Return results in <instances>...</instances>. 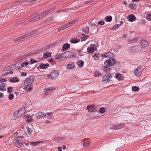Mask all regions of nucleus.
Here are the masks:
<instances>
[{"label": "nucleus", "mask_w": 151, "mask_h": 151, "mask_svg": "<svg viewBox=\"0 0 151 151\" xmlns=\"http://www.w3.org/2000/svg\"><path fill=\"white\" fill-rule=\"evenodd\" d=\"M140 45L142 49H145L149 46V43L147 41L143 40L141 41Z\"/></svg>", "instance_id": "nucleus-10"}, {"label": "nucleus", "mask_w": 151, "mask_h": 151, "mask_svg": "<svg viewBox=\"0 0 151 151\" xmlns=\"http://www.w3.org/2000/svg\"><path fill=\"white\" fill-rule=\"evenodd\" d=\"M80 41V40H76L73 39L70 40V42L72 43L75 44L78 43Z\"/></svg>", "instance_id": "nucleus-31"}, {"label": "nucleus", "mask_w": 151, "mask_h": 151, "mask_svg": "<svg viewBox=\"0 0 151 151\" xmlns=\"http://www.w3.org/2000/svg\"><path fill=\"white\" fill-rule=\"evenodd\" d=\"M49 91L47 88H45L44 91V93L45 95H47Z\"/></svg>", "instance_id": "nucleus-57"}, {"label": "nucleus", "mask_w": 151, "mask_h": 151, "mask_svg": "<svg viewBox=\"0 0 151 151\" xmlns=\"http://www.w3.org/2000/svg\"><path fill=\"white\" fill-rule=\"evenodd\" d=\"M64 139V138L63 137H56L54 138V140L55 141L61 142Z\"/></svg>", "instance_id": "nucleus-33"}, {"label": "nucleus", "mask_w": 151, "mask_h": 151, "mask_svg": "<svg viewBox=\"0 0 151 151\" xmlns=\"http://www.w3.org/2000/svg\"><path fill=\"white\" fill-rule=\"evenodd\" d=\"M93 57L94 58L95 60L98 59L99 54L98 53H95L93 56Z\"/></svg>", "instance_id": "nucleus-43"}, {"label": "nucleus", "mask_w": 151, "mask_h": 151, "mask_svg": "<svg viewBox=\"0 0 151 151\" xmlns=\"http://www.w3.org/2000/svg\"><path fill=\"white\" fill-rule=\"evenodd\" d=\"M38 32L37 30H35L32 31L31 32H30V35L31 36L37 33Z\"/></svg>", "instance_id": "nucleus-38"}, {"label": "nucleus", "mask_w": 151, "mask_h": 151, "mask_svg": "<svg viewBox=\"0 0 151 151\" xmlns=\"http://www.w3.org/2000/svg\"><path fill=\"white\" fill-rule=\"evenodd\" d=\"M80 62V63L79 64V65L80 67L83 66L84 64L83 61L82 60H81Z\"/></svg>", "instance_id": "nucleus-59"}, {"label": "nucleus", "mask_w": 151, "mask_h": 151, "mask_svg": "<svg viewBox=\"0 0 151 151\" xmlns=\"http://www.w3.org/2000/svg\"><path fill=\"white\" fill-rule=\"evenodd\" d=\"M77 22V21L76 20H73L67 24L59 27L58 30V31H61L65 29L68 28L69 27L71 26L73 24H74L76 22Z\"/></svg>", "instance_id": "nucleus-4"}, {"label": "nucleus", "mask_w": 151, "mask_h": 151, "mask_svg": "<svg viewBox=\"0 0 151 151\" xmlns=\"http://www.w3.org/2000/svg\"><path fill=\"white\" fill-rule=\"evenodd\" d=\"M139 90V87L136 86H133L132 87V90L134 91H138Z\"/></svg>", "instance_id": "nucleus-34"}, {"label": "nucleus", "mask_w": 151, "mask_h": 151, "mask_svg": "<svg viewBox=\"0 0 151 151\" xmlns=\"http://www.w3.org/2000/svg\"><path fill=\"white\" fill-rule=\"evenodd\" d=\"M87 52L90 53H92L95 50V48L94 47L91 46L88 47L87 49Z\"/></svg>", "instance_id": "nucleus-21"}, {"label": "nucleus", "mask_w": 151, "mask_h": 151, "mask_svg": "<svg viewBox=\"0 0 151 151\" xmlns=\"http://www.w3.org/2000/svg\"><path fill=\"white\" fill-rule=\"evenodd\" d=\"M106 111V109L104 107H101L99 109V111L101 113H104Z\"/></svg>", "instance_id": "nucleus-37"}, {"label": "nucleus", "mask_w": 151, "mask_h": 151, "mask_svg": "<svg viewBox=\"0 0 151 151\" xmlns=\"http://www.w3.org/2000/svg\"><path fill=\"white\" fill-rule=\"evenodd\" d=\"M55 44H52V45H48V46H47L44 47V48H45V51L46 50H47L49 49L51 47V46H55Z\"/></svg>", "instance_id": "nucleus-39"}, {"label": "nucleus", "mask_w": 151, "mask_h": 151, "mask_svg": "<svg viewBox=\"0 0 151 151\" xmlns=\"http://www.w3.org/2000/svg\"><path fill=\"white\" fill-rule=\"evenodd\" d=\"M120 26L121 25H120V24H116L113 27V29L114 30H115L116 29L119 28Z\"/></svg>", "instance_id": "nucleus-48"}, {"label": "nucleus", "mask_w": 151, "mask_h": 151, "mask_svg": "<svg viewBox=\"0 0 151 151\" xmlns=\"http://www.w3.org/2000/svg\"><path fill=\"white\" fill-rule=\"evenodd\" d=\"M23 136H19L13 140V142L14 144L16 147L19 148L23 145L24 142Z\"/></svg>", "instance_id": "nucleus-2"}, {"label": "nucleus", "mask_w": 151, "mask_h": 151, "mask_svg": "<svg viewBox=\"0 0 151 151\" xmlns=\"http://www.w3.org/2000/svg\"><path fill=\"white\" fill-rule=\"evenodd\" d=\"M27 56V54H25L20 56L19 57V58L20 59H22L26 58Z\"/></svg>", "instance_id": "nucleus-56"}, {"label": "nucleus", "mask_w": 151, "mask_h": 151, "mask_svg": "<svg viewBox=\"0 0 151 151\" xmlns=\"http://www.w3.org/2000/svg\"><path fill=\"white\" fill-rule=\"evenodd\" d=\"M49 64L48 63H42L39 66L40 69H45L47 68L49 66Z\"/></svg>", "instance_id": "nucleus-15"}, {"label": "nucleus", "mask_w": 151, "mask_h": 151, "mask_svg": "<svg viewBox=\"0 0 151 151\" xmlns=\"http://www.w3.org/2000/svg\"><path fill=\"white\" fill-rule=\"evenodd\" d=\"M98 43H96L95 44H91V46H93V47H94H94H95V48L96 49V47H97L98 46Z\"/></svg>", "instance_id": "nucleus-62"}, {"label": "nucleus", "mask_w": 151, "mask_h": 151, "mask_svg": "<svg viewBox=\"0 0 151 151\" xmlns=\"http://www.w3.org/2000/svg\"><path fill=\"white\" fill-rule=\"evenodd\" d=\"M112 76V75L111 73H109L106 74L103 77L102 81L105 83H108L110 81Z\"/></svg>", "instance_id": "nucleus-8"}, {"label": "nucleus", "mask_w": 151, "mask_h": 151, "mask_svg": "<svg viewBox=\"0 0 151 151\" xmlns=\"http://www.w3.org/2000/svg\"><path fill=\"white\" fill-rule=\"evenodd\" d=\"M146 19H151V13H149L147 14L146 17Z\"/></svg>", "instance_id": "nucleus-58"}, {"label": "nucleus", "mask_w": 151, "mask_h": 151, "mask_svg": "<svg viewBox=\"0 0 151 151\" xmlns=\"http://www.w3.org/2000/svg\"><path fill=\"white\" fill-rule=\"evenodd\" d=\"M142 68L141 66L138 67L134 70V73L137 76H139L141 74Z\"/></svg>", "instance_id": "nucleus-9"}, {"label": "nucleus", "mask_w": 151, "mask_h": 151, "mask_svg": "<svg viewBox=\"0 0 151 151\" xmlns=\"http://www.w3.org/2000/svg\"><path fill=\"white\" fill-rule=\"evenodd\" d=\"M35 79V77L34 76H31L27 77L24 82V85L26 86H29L32 83Z\"/></svg>", "instance_id": "nucleus-3"}, {"label": "nucleus", "mask_w": 151, "mask_h": 151, "mask_svg": "<svg viewBox=\"0 0 151 151\" xmlns=\"http://www.w3.org/2000/svg\"><path fill=\"white\" fill-rule=\"evenodd\" d=\"M33 18L34 19V20L35 21H37L39 20L40 18V15H38L36 17H33Z\"/></svg>", "instance_id": "nucleus-45"}, {"label": "nucleus", "mask_w": 151, "mask_h": 151, "mask_svg": "<svg viewBox=\"0 0 151 151\" xmlns=\"http://www.w3.org/2000/svg\"><path fill=\"white\" fill-rule=\"evenodd\" d=\"M55 9V8L54 7H52L50 9L46 10L44 12L46 13V14L47 15L50 13L52 12Z\"/></svg>", "instance_id": "nucleus-24"}, {"label": "nucleus", "mask_w": 151, "mask_h": 151, "mask_svg": "<svg viewBox=\"0 0 151 151\" xmlns=\"http://www.w3.org/2000/svg\"><path fill=\"white\" fill-rule=\"evenodd\" d=\"M59 73L58 71L55 70L47 76V78L50 79H55L58 78Z\"/></svg>", "instance_id": "nucleus-7"}, {"label": "nucleus", "mask_w": 151, "mask_h": 151, "mask_svg": "<svg viewBox=\"0 0 151 151\" xmlns=\"http://www.w3.org/2000/svg\"><path fill=\"white\" fill-rule=\"evenodd\" d=\"M105 19L106 21L110 22L112 20V17L111 16H107L105 17Z\"/></svg>", "instance_id": "nucleus-27"}, {"label": "nucleus", "mask_w": 151, "mask_h": 151, "mask_svg": "<svg viewBox=\"0 0 151 151\" xmlns=\"http://www.w3.org/2000/svg\"><path fill=\"white\" fill-rule=\"evenodd\" d=\"M112 54L110 52H108L104 54H102L101 55V57H111L112 55Z\"/></svg>", "instance_id": "nucleus-19"}, {"label": "nucleus", "mask_w": 151, "mask_h": 151, "mask_svg": "<svg viewBox=\"0 0 151 151\" xmlns=\"http://www.w3.org/2000/svg\"><path fill=\"white\" fill-rule=\"evenodd\" d=\"M128 19V21L130 22H133L135 20L136 18L134 15L131 14L129 16Z\"/></svg>", "instance_id": "nucleus-17"}, {"label": "nucleus", "mask_w": 151, "mask_h": 151, "mask_svg": "<svg viewBox=\"0 0 151 151\" xmlns=\"http://www.w3.org/2000/svg\"><path fill=\"white\" fill-rule=\"evenodd\" d=\"M48 90L49 91H53L54 90V88L53 87H49L48 88H47Z\"/></svg>", "instance_id": "nucleus-61"}, {"label": "nucleus", "mask_w": 151, "mask_h": 151, "mask_svg": "<svg viewBox=\"0 0 151 151\" xmlns=\"http://www.w3.org/2000/svg\"><path fill=\"white\" fill-rule=\"evenodd\" d=\"M19 114L22 116L23 114H24L25 112V110L24 107L20 109L18 111Z\"/></svg>", "instance_id": "nucleus-23"}, {"label": "nucleus", "mask_w": 151, "mask_h": 151, "mask_svg": "<svg viewBox=\"0 0 151 151\" xmlns=\"http://www.w3.org/2000/svg\"><path fill=\"white\" fill-rule=\"evenodd\" d=\"M53 20L52 17H50L47 18L46 21L45 22V23H47L49 22L52 20Z\"/></svg>", "instance_id": "nucleus-41"}, {"label": "nucleus", "mask_w": 151, "mask_h": 151, "mask_svg": "<svg viewBox=\"0 0 151 151\" xmlns=\"http://www.w3.org/2000/svg\"><path fill=\"white\" fill-rule=\"evenodd\" d=\"M124 126V124H121L118 125H117V129H120L123 127Z\"/></svg>", "instance_id": "nucleus-46"}, {"label": "nucleus", "mask_w": 151, "mask_h": 151, "mask_svg": "<svg viewBox=\"0 0 151 151\" xmlns=\"http://www.w3.org/2000/svg\"><path fill=\"white\" fill-rule=\"evenodd\" d=\"M95 76L96 77H99L102 76V74L98 71H96L94 73Z\"/></svg>", "instance_id": "nucleus-42"}, {"label": "nucleus", "mask_w": 151, "mask_h": 151, "mask_svg": "<svg viewBox=\"0 0 151 151\" xmlns=\"http://www.w3.org/2000/svg\"><path fill=\"white\" fill-rule=\"evenodd\" d=\"M23 40L22 39L21 37H19L16 39L14 40V42H17L19 41H22Z\"/></svg>", "instance_id": "nucleus-36"}, {"label": "nucleus", "mask_w": 151, "mask_h": 151, "mask_svg": "<svg viewBox=\"0 0 151 151\" xmlns=\"http://www.w3.org/2000/svg\"><path fill=\"white\" fill-rule=\"evenodd\" d=\"M51 56V53L50 52L48 53H46L44 54L43 57L45 58H49Z\"/></svg>", "instance_id": "nucleus-28"}, {"label": "nucleus", "mask_w": 151, "mask_h": 151, "mask_svg": "<svg viewBox=\"0 0 151 151\" xmlns=\"http://www.w3.org/2000/svg\"><path fill=\"white\" fill-rule=\"evenodd\" d=\"M25 116V120L27 122H30L32 121V118L29 115H26Z\"/></svg>", "instance_id": "nucleus-20"}, {"label": "nucleus", "mask_w": 151, "mask_h": 151, "mask_svg": "<svg viewBox=\"0 0 151 151\" xmlns=\"http://www.w3.org/2000/svg\"><path fill=\"white\" fill-rule=\"evenodd\" d=\"M115 77L119 80H121L122 79V75L119 73H117L116 74Z\"/></svg>", "instance_id": "nucleus-29"}, {"label": "nucleus", "mask_w": 151, "mask_h": 151, "mask_svg": "<svg viewBox=\"0 0 151 151\" xmlns=\"http://www.w3.org/2000/svg\"><path fill=\"white\" fill-rule=\"evenodd\" d=\"M12 91V87H9L7 88V92L8 93H11Z\"/></svg>", "instance_id": "nucleus-53"}, {"label": "nucleus", "mask_w": 151, "mask_h": 151, "mask_svg": "<svg viewBox=\"0 0 151 151\" xmlns=\"http://www.w3.org/2000/svg\"><path fill=\"white\" fill-rule=\"evenodd\" d=\"M16 64H13L9 66L11 70H13L15 69L16 68Z\"/></svg>", "instance_id": "nucleus-35"}, {"label": "nucleus", "mask_w": 151, "mask_h": 151, "mask_svg": "<svg viewBox=\"0 0 151 151\" xmlns=\"http://www.w3.org/2000/svg\"><path fill=\"white\" fill-rule=\"evenodd\" d=\"M138 41V39L137 38H135L130 40L129 42L131 43H134L137 42Z\"/></svg>", "instance_id": "nucleus-44"}, {"label": "nucleus", "mask_w": 151, "mask_h": 151, "mask_svg": "<svg viewBox=\"0 0 151 151\" xmlns=\"http://www.w3.org/2000/svg\"><path fill=\"white\" fill-rule=\"evenodd\" d=\"M29 0H18L17 2L15 3V5H17L20 3H24Z\"/></svg>", "instance_id": "nucleus-26"}, {"label": "nucleus", "mask_w": 151, "mask_h": 151, "mask_svg": "<svg viewBox=\"0 0 151 151\" xmlns=\"http://www.w3.org/2000/svg\"><path fill=\"white\" fill-rule=\"evenodd\" d=\"M76 66L74 64H68L67 65L66 68L68 70H72L75 68Z\"/></svg>", "instance_id": "nucleus-18"}, {"label": "nucleus", "mask_w": 151, "mask_h": 151, "mask_svg": "<svg viewBox=\"0 0 151 151\" xmlns=\"http://www.w3.org/2000/svg\"><path fill=\"white\" fill-rule=\"evenodd\" d=\"M3 71H11L10 70V68H9V67H7L5 68L3 70Z\"/></svg>", "instance_id": "nucleus-60"}, {"label": "nucleus", "mask_w": 151, "mask_h": 151, "mask_svg": "<svg viewBox=\"0 0 151 151\" xmlns=\"http://www.w3.org/2000/svg\"><path fill=\"white\" fill-rule=\"evenodd\" d=\"M21 74L22 76H25L27 75V73L26 72H22Z\"/></svg>", "instance_id": "nucleus-64"}, {"label": "nucleus", "mask_w": 151, "mask_h": 151, "mask_svg": "<svg viewBox=\"0 0 151 151\" xmlns=\"http://www.w3.org/2000/svg\"><path fill=\"white\" fill-rule=\"evenodd\" d=\"M142 50L141 48L137 45L133 46L129 49V52L131 54L137 52Z\"/></svg>", "instance_id": "nucleus-5"}, {"label": "nucleus", "mask_w": 151, "mask_h": 151, "mask_svg": "<svg viewBox=\"0 0 151 151\" xmlns=\"http://www.w3.org/2000/svg\"><path fill=\"white\" fill-rule=\"evenodd\" d=\"M83 35L84 37L81 38V39L84 38V40H85L86 39H88L89 37V36L88 35H86L85 34H83Z\"/></svg>", "instance_id": "nucleus-54"}, {"label": "nucleus", "mask_w": 151, "mask_h": 151, "mask_svg": "<svg viewBox=\"0 0 151 151\" xmlns=\"http://www.w3.org/2000/svg\"><path fill=\"white\" fill-rule=\"evenodd\" d=\"M65 57L64 52L62 53L61 55H56L55 57V59L59 60H62L64 58H65Z\"/></svg>", "instance_id": "nucleus-12"}, {"label": "nucleus", "mask_w": 151, "mask_h": 151, "mask_svg": "<svg viewBox=\"0 0 151 151\" xmlns=\"http://www.w3.org/2000/svg\"><path fill=\"white\" fill-rule=\"evenodd\" d=\"M70 47V45L68 43H66L63 45L62 49L63 50H66V49H68Z\"/></svg>", "instance_id": "nucleus-22"}, {"label": "nucleus", "mask_w": 151, "mask_h": 151, "mask_svg": "<svg viewBox=\"0 0 151 151\" xmlns=\"http://www.w3.org/2000/svg\"><path fill=\"white\" fill-rule=\"evenodd\" d=\"M83 145L84 147H87L90 144L88 142H84Z\"/></svg>", "instance_id": "nucleus-51"}, {"label": "nucleus", "mask_w": 151, "mask_h": 151, "mask_svg": "<svg viewBox=\"0 0 151 151\" xmlns=\"http://www.w3.org/2000/svg\"><path fill=\"white\" fill-rule=\"evenodd\" d=\"M13 72L12 71H10V72H6L5 74H4V75H9V74H12L13 73Z\"/></svg>", "instance_id": "nucleus-63"}, {"label": "nucleus", "mask_w": 151, "mask_h": 151, "mask_svg": "<svg viewBox=\"0 0 151 151\" xmlns=\"http://www.w3.org/2000/svg\"><path fill=\"white\" fill-rule=\"evenodd\" d=\"M39 15H40V17H41V18L44 17L46 15V13H45L44 12H43L41 13Z\"/></svg>", "instance_id": "nucleus-52"}, {"label": "nucleus", "mask_w": 151, "mask_h": 151, "mask_svg": "<svg viewBox=\"0 0 151 151\" xmlns=\"http://www.w3.org/2000/svg\"><path fill=\"white\" fill-rule=\"evenodd\" d=\"M41 142L39 141L32 142H31L30 144L33 146H36Z\"/></svg>", "instance_id": "nucleus-32"}, {"label": "nucleus", "mask_w": 151, "mask_h": 151, "mask_svg": "<svg viewBox=\"0 0 151 151\" xmlns=\"http://www.w3.org/2000/svg\"><path fill=\"white\" fill-rule=\"evenodd\" d=\"M14 97V95L12 94H10L8 96V98L9 100H12Z\"/></svg>", "instance_id": "nucleus-49"}, {"label": "nucleus", "mask_w": 151, "mask_h": 151, "mask_svg": "<svg viewBox=\"0 0 151 151\" xmlns=\"http://www.w3.org/2000/svg\"><path fill=\"white\" fill-rule=\"evenodd\" d=\"M83 31L86 34H88L89 32V27H86Z\"/></svg>", "instance_id": "nucleus-40"}, {"label": "nucleus", "mask_w": 151, "mask_h": 151, "mask_svg": "<svg viewBox=\"0 0 151 151\" xmlns=\"http://www.w3.org/2000/svg\"><path fill=\"white\" fill-rule=\"evenodd\" d=\"M14 116L17 118H18L21 116V115L19 114V113L18 111L14 112Z\"/></svg>", "instance_id": "nucleus-30"}, {"label": "nucleus", "mask_w": 151, "mask_h": 151, "mask_svg": "<svg viewBox=\"0 0 151 151\" xmlns=\"http://www.w3.org/2000/svg\"><path fill=\"white\" fill-rule=\"evenodd\" d=\"M87 109L88 111L92 112L94 111L95 109V107L93 104L89 105L87 107Z\"/></svg>", "instance_id": "nucleus-14"}, {"label": "nucleus", "mask_w": 151, "mask_h": 151, "mask_svg": "<svg viewBox=\"0 0 151 151\" xmlns=\"http://www.w3.org/2000/svg\"><path fill=\"white\" fill-rule=\"evenodd\" d=\"M7 80L4 78H1L0 79V90L2 91H5L6 90V84L4 82H6Z\"/></svg>", "instance_id": "nucleus-6"}, {"label": "nucleus", "mask_w": 151, "mask_h": 151, "mask_svg": "<svg viewBox=\"0 0 151 151\" xmlns=\"http://www.w3.org/2000/svg\"><path fill=\"white\" fill-rule=\"evenodd\" d=\"M27 129L28 134L30 135H31L32 132V131L31 130V129L28 127H27Z\"/></svg>", "instance_id": "nucleus-50"}, {"label": "nucleus", "mask_w": 151, "mask_h": 151, "mask_svg": "<svg viewBox=\"0 0 151 151\" xmlns=\"http://www.w3.org/2000/svg\"><path fill=\"white\" fill-rule=\"evenodd\" d=\"M29 64V63L27 62H24L22 64L21 66L22 67H24L25 66Z\"/></svg>", "instance_id": "nucleus-55"}, {"label": "nucleus", "mask_w": 151, "mask_h": 151, "mask_svg": "<svg viewBox=\"0 0 151 151\" xmlns=\"http://www.w3.org/2000/svg\"><path fill=\"white\" fill-rule=\"evenodd\" d=\"M46 116V114L44 113L40 112L36 114L35 116L36 118L37 119H40L44 118Z\"/></svg>", "instance_id": "nucleus-13"}, {"label": "nucleus", "mask_w": 151, "mask_h": 151, "mask_svg": "<svg viewBox=\"0 0 151 151\" xmlns=\"http://www.w3.org/2000/svg\"><path fill=\"white\" fill-rule=\"evenodd\" d=\"M9 81L11 83H16L19 82V80L17 77H14L13 78L9 79Z\"/></svg>", "instance_id": "nucleus-16"}, {"label": "nucleus", "mask_w": 151, "mask_h": 151, "mask_svg": "<svg viewBox=\"0 0 151 151\" xmlns=\"http://www.w3.org/2000/svg\"><path fill=\"white\" fill-rule=\"evenodd\" d=\"M116 62L115 59L111 58L108 60H106L104 65V71L106 73L109 72L110 69L109 66L113 65Z\"/></svg>", "instance_id": "nucleus-1"}, {"label": "nucleus", "mask_w": 151, "mask_h": 151, "mask_svg": "<svg viewBox=\"0 0 151 151\" xmlns=\"http://www.w3.org/2000/svg\"><path fill=\"white\" fill-rule=\"evenodd\" d=\"M44 47H42L40 49H39L38 50L36 51L35 53V54H38L44 51H45V50Z\"/></svg>", "instance_id": "nucleus-25"}, {"label": "nucleus", "mask_w": 151, "mask_h": 151, "mask_svg": "<svg viewBox=\"0 0 151 151\" xmlns=\"http://www.w3.org/2000/svg\"><path fill=\"white\" fill-rule=\"evenodd\" d=\"M65 57V58H72L76 56V54L75 53L68 51L64 52Z\"/></svg>", "instance_id": "nucleus-11"}, {"label": "nucleus", "mask_w": 151, "mask_h": 151, "mask_svg": "<svg viewBox=\"0 0 151 151\" xmlns=\"http://www.w3.org/2000/svg\"><path fill=\"white\" fill-rule=\"evenodd\" d=\"M129 6L131 9L134 10L135 9V8H134L135 5L134 4H131L129 5Z\"/></svg>", "instance_id": "nucleus-47"}]
</instances>
